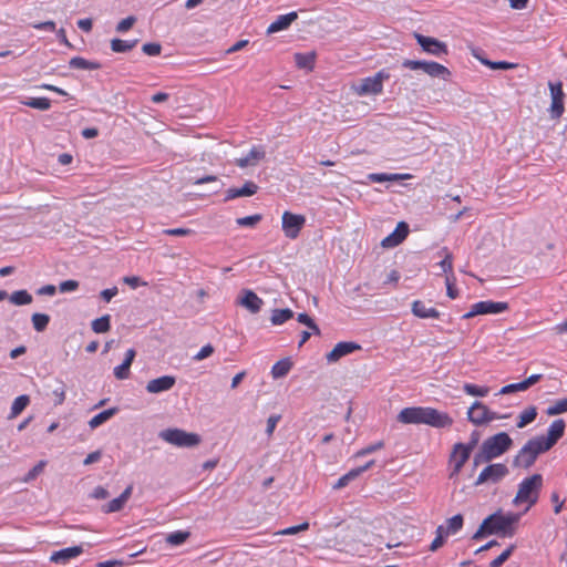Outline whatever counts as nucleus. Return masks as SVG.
Instances as JSON below:
<instances>
[{"label":"nucleus","mask_w":567,"mask_h":567,"mask_svg":"<svg viewBox=\"0 0 567 567\" xmlns=\"http://www.w3.org/2000/svg\"><path fill=\"white\" fill-rule=\"evenodd\" d=\"M398 421L403 424H426L433 427H446L453 423L449 414L433 408H405L398 414Z\"/></svg>","instance_id":"nucleus-1"},{"label":"nucleus","mask_w":567,"mask_h":567,"mask_svg":"<svg viewBox=\"0 0 567 567\" xmlns=\"http://www.w3.org/2000/svg\"><path fill=\"white\" fill-rule=\"evenodd\" d=\"M513 445V440L506 432H499L486 439L480 451L473 457V466L477 467L483 463H487L507 452Z\"/></svg>","instance_id":"nucleus-2"},{"label":"nucleus","mask_w":567,"mask_h":567,"mask_svg":"<svg viewBox=\"0 0 567 567\" xmlns=\"http://www.w3.org/2000/svg\"><path fill=\"white\" fill-rule=\"evenodd\" d=\"M543 487V476L540 474H533L529 477L524 478L519 485L517 493L513 499L514 506L526 504L524 513L529 511L539 498V494Z\"/></svg>","instance_id":"nucleus-3"},{"label":"nucleus","mask_w":567,"mask_h":567,"mask_svg":"<svg viewBox=\"0 0 567 567\" xmlns=\"http://www.w3.org/2000/svg\"><path fill=\"white\" fill-rule=\"evenodd\" d=\"M547 451L548 449H545V445L537 437H533L524 444L514 457L513 466L527 470L536 462L538 455Z\"/></svg>","instance_id":"nucleus-4"},{"label":"nucleus","mask_w":567,"mask_h":567,"mask_svg":"<svg viewBox=\"0 0 567 567\" xmlns=\"http://www.w3.org/2000/svg\"><path fill=\"white\" fill-rule=\"evenodd\" d=\"M159 439L177 447H194L200 443V436L182 429H166L158 433Z\"/></svg>","instance_id":"nucleus-5"},{"label":"nucleus","mask_w":567,"mask_h":567,"mask_svg":"<svg viewBox=\"0 0 567 567\" xmlns=\"http://www.w3.org/2000/svg\"><path fill=\"white\" fill-rule=\"evenodd\" d=\"M402 66L409 70H422L425 74L431 78H440L444 81L449 80L451 76L450 70L433 61H421V60H409L405 59L402 62Z\"/></svg>","instance_id":"nucleus-6"},{"label":"nucleus","mask_w":567,"mask_h":567,"mask_svg":"<svg viewBox=\"0 0 567 567\" xmlns=\"http://www.w3.org/2000/svg\"><path fill=\"white\" fill-rule=\"evenodd\" d=\"M522 514L508 513L502 514L501 512L492 514L496 535L503 537H512L516 533V525L520 519Z\"/></svg>","instance_id":"nucleus-7"},{"label":"nucleus","mask_w":567,"mask_h":567,"mask_svg":"<svg viewBox=\"0 0 567 567\" xmlns=\"http://www.w3.org/2000/svg\"><path fill=\"white\" fill-rule=\"evenodd\" d=\"M306 225V217L291 212H284L281 216V228L285 236L289 239H297L301 229Z\"/></svg>","instance_id":"nucleus-8"},{"label":"nucleus","mask_w":567,"mask_h":567,"mask_svg":"<svg viewBox=\"0 0 567 567\" xmlns=\"http://www.w3.org/2000/svg\"><path fill=\"white\" fill-rule=\"evenodd\" d=\"M388 78L389 74H386L384 71H380L373 76L361 80V82L353 87L354 92L361 96L369 94H380L383 90V81Z\"/></svg>","instance_id":"nucleus-9"},{"label":"nucleus","mask_w":567,"mask_h":567,"mask_svg":"<svg viewBox=\"0 0 567 567\" xmlns=\"http://www.w3.org/2000/svg\"><path fill=\"white\" fill-rule=\"evenodd\" d=\"M496 412L491 411L485 404L475 401L467 411V419L475 425H483L494 420L502 419Z\"/></svg>","instance_id":"nucleus-10"},{"label":"nucleus","mask_w":567,"mask_h":567,"mask_svg":"<svg viewBox=\"0 0 567 567\" xmlns=\"http://www.w3.org/2000/svg\"><path fill=\"white\" fill-rule=\"evenodd\" d=\"M508 474V468L502 463L489 464L478 474L474 485L496 484Z\"/></svg>","instance_id":"nucleus-11"},{"label":"nucleus","mask_w":567,"mask_h":567,"mask_svg":"<svg viewBox=\"0 0 567 567\" xmlns=\"http://www.w3.org/2000/svg\"><path fill=\"white\" fill-rule=\"evenodd\" d=\"M414 38L417 44L427 54L434 55L436 58H442L449 54L447 44L443 41L416 32L414 33Z\"/></svg>","instance_id":"nucleus-12"},{"label":"nucleus","mask_w":567,"mask_h":567,"mask_svg":"<svg viewBox=\"0 0 567 567\" xmlns=\"http://www.w3.org/2000/svg\"><path fill=\"white\" fill-rule=\"evenodd\" d=\"M508 309L507 302H496L492 300L480 301L474 303L471 307V310L463 316L464 319L473 318L477 315H489V313H501Z\"/></svg>","instance_id":"nucleus-13"},{"label":"nucleus","mask_w":567,"mask_h":567,"mask_svg":"<svg viewBox=\"0 0 567 567\" xmlns=\"http://www.w3.org/2000/svg\"><path fill=\"white\" fill-rule=\"evenodd\" d=\"M566 424L563 419L555 420L547 430V435L536 436L544 445L545 449L550 450L565 433Z\"/></svg>","instance_id":"nucleus-14"},{"label":"nucleus","mask_w":567,"mask_h":567,"mask_svg":"<svg viewBox=\"0 0 567 567\" xmlns=\"http://www.w3.org/2000/svg\"><path fill=\"white\" fill-rule=\"evenodd\" d=\"M549 90H550V96H551V104H550V116L553 118H559L564 113V92H563V84L560 82L553 83L549 82Z\"/></svg>","instance_id":"nucleus-15"},{"label":"nucleus","mask_w":567,"mask_h":567,"mask_svg":"<svg viewBox=\"0 0 567 567\" xmlns=\"http://www.w3.org/2000/svg\"><path fill=\"white\" fill-rule=\"evenodd\" d=\"M237 305L247 309L250 313L256 315L261 310L264 301L252 290L243 289L237 298Z\"/></svg>","instance_id":"nucleus-16"},{"label":"nucleus","mask_w":567,"mask_h":567,"mask_svg":"<svg viewBox=\"0 0 567 567\" xmlns=\"http://www.w3.org/2000/svg\"><path fill=\"white\" fill-rule=\"evenodd\" d=\"M409 235V225L405 221H400L396 228L385 238L382 239L381 246L383 248H393L400 245Z\"/></svg>","instance_id":"nucleus-17"},{"label":"nucleus","mask_w":567,"mask_h":567,"mask_svg":"<svg viewBox=\"0 0 567 567\" xmlns=\"http://www.w3.org/2000/svg\"><path fill=\"white\" fill-rule=\"evenodd\" d=\"M361 346L352 341H342L334 346V348L327 353L326 359L328 362H337L342 357L352 353L355 350H360Z\"/></svg>","instance_id":"nucleus-18"},{"label":"nucleus","mask_w":567,"mask_h":567,"mask_svg":"<svg viewBox=\"0 0 567 567\" xmlns=\"http://www.w3.org/2000/svg\"><path fill=\"white\" fill-rule=\"evenodd\" d=\"M176 383V378L173 375H163L150 380L145 386L146 391L152 394L169 391Z\"/></svg>","instance_id":"nucleus-19"},{"label":"nucleus","mask_w":567,"mask_h":567,"mask_svg":"<svg viewBox=\"0 0 567 567\" xmlns=\"http://www.w3.org/2000/svg\"><path fill=\"white\" fill-rule=\"evenodd\" d=\"M266 156L265 147L261 145L254 146L249 153L240 158L236 159V164L241 167L256 166Z\"/></svg>","instance_id":"nucleus-20"},{"label":"nucleus","mask_w":567,"mask_h":567,"mask_svg":"<svg viewBox=\"0 0 567 567\" xmlns=\"http://www.w3.org/2000/svg\"><path fill=\"white\" fill-rule=\"evenodd\" d=\"M472 451L465 447L464 443H456L453 446L451 460L454 461V471L452 475L457 474L466 461L470 458Z\"/></svg>","instance_id":"nucleus-21"},{"label":"nucleus","mask_w":567,"mask_h":567,"mask_svg":"<svg viewBox=\"0 0 567 567\" xmlns=\"http://www.w3.org/2000/svg\"><path fill=\"white\" fill-rule=\"evenodd\" d=\"M132 492H133V486L132 485H128L123 492L122 494L112 499L111 502L104 504L102 507H101V511L104 513V514H111V513H116V512H120L124 505L126 504V502L128 501V498L131 497L132 495Z\"/></svg>","instance_id":"nucleus-22"},{"label":"nucleus","mask_w":567,"mask_h":567,"mask_svg":"<svg viewBox=\"0 0 567 567\" xmlns=\"http://www.w3.org/2000/svg\"><path fill=\"white\" fill-rule=\"evenodd\" d=\"M82 553V546L68 547L52 553L50 560L55 564H66L70 559L78 557Z\"/></svg>","instance_id":"nucleus-23"},{"label":"nucleus","mask_w":567,"mask_h":567,"mask_svg":"<svg viewBox=\"0 0 567 567\" xmlns=\"http://www.w3.org/2000/svg\"><path fill=\"white\" fill-rule=\"evenodd\" d=\"M412 313L421 319H437L440 317V312L435 308L429 307L421 300H415L412 303Z\"/></svg>","instance_id":"nucleus-24"},{"label":"nucleus","mask_w":567,"mask_h":567,"mask_svg":"<svg viewBox=\"0 0 567 567\" xmlns=\"http://www.w3.org/2000/svg\"><path fill=\"white\" fill-rule=\"evenodd\" d=\"M298 18L297 12L292 11L287 14L279 16L267 28V33H276L281 30H286L290 24Z\"/></svg>","instance_id":"nucleus-25"},{"label":"nucleus","mask_w":567,"mask_h":567,"mask_svg":"<svg viewBox=\"0 0 567 567\" xmlns=\"http://www.w3.org/2000/svg\"><path fill=\"white\" fill-rule=\"evenodd\" d=\"M258 185L251 181H248L240 188H229L226 192L225 200L235 199L237 197L252 196L257 193Z\"/></svg>","instance_id":"nucleus-26"},{"label":"nucleus","mask_w":567,"mask_h":567,"mask_svg":"<svg viewBox=\"0 0 567 567\" xmlns=\"http://www.w3.org/2000/svg\"><path fill=\"white\" fill-rule=\"evenodd\" d=\"M373 461L368 462L363 466H359L357 468H352L347 474L342 475L337 483L333 485L334 489H340L346 487L351 481L355 480L358 476H360L363 472L369 470L373 465Z\"/></svg>","instance_id":"nucleus-27"},{"label":"nucleus","mask_w":567,"mask_h":567,"mask_svg":"<svg viewBox=\"0 0 567 567\" xmlns=\"http://www.w3.org/2000/svg\"><path fill=\"white\" fill-rule=\"evenodd\" d=\"M292 368V361L289 358L277 361L271 368V375L274 379L286 377Z\"/></svg>","instance_id":"nucleus-28"},{"label":"nucleus","mask_w":567,"mask_h":567,"mask_svg":"<svg viewBox=\"0 0 567 567\" xmlns=\"http://www.w3.org/2000/svg\"><path fill=\"white\" fill-rule=\"evenodd\" d=\"M117 408H110L107 410L100 412L89 421V426L91 429L99 427L100 425L109 421L112 416H114L117 413Z\"/></svg>","instance_id":"nucleus-29"},{"label":"nucleus","mask_w":567,"mask_h":567,"mask_svg":"<svg viewBox=\"0 0 567 567\" xmlns=\"http://www.w3.org/2000/svg\"><path fill=\"white\" fill-rule=\"evenodd\" d=\"M30 403V398L27 394L19 395L14 399L9 413V419H16Z\"/></svg>","instance_id":"nucleus-30"},{"label":"nucleus","mask_w":567,"mask_h":567,"mask_svg":"<svg viewBox=\"0 0 567 567\" xmlns=\"http://www.w3.org/2000/svg\"><path fill=\"white\" fill-rule=\"evenodd\" d=\"M293 318V311L289 308L274 309L270 321L274 326H279Z\"/></svg>","instance_id":"nucleus-31"},{"label":"nucleus","mask_w":567,"mask_h":567,"mask_svg":"<svg viewBox=\"0 0 567 567\" xmlns=\"http://www.w3.org/2000/svg\"><path fill=\"white\" fill-rule=\"evenodd\" d=\"M494 534H496V530L494 527L493 517H492V515H489L482 522L478 529L473 535V539H481L485 535H494Z\"/></svg>","instance_id":"nucleus-32"},{"label":"nucleus","mask_w":567,"mask_h":567,"mask_svg":"<svg viewBox=\"0 0 567 567\" xmlns=\"http://www.w3.org/2000/svg\"><path fill=\"white\" fill-rule=\"evenodd\" d=\"M70 66L73 69H81V70H97L101 68V64L99 62L89 61L81 56H74L70 60Z\"/></svg>","instance_id":"nucleus-33"},{"label":"nucleus","mask_w":567,"mask_h":567,"mask_svg":"<svg viewBox=\"0 0 567 567\" xmlns=\"http://www.w3.org/2000/svg\"><path fill=\"white\" fill-rule=\"evenodd\" d=\"M9 300L16 306H24L31 303L33 298L27 290H17L9 296Z\"/></svg>","instance_id":"nucleus-34"},{"label":"nucleus","mask_w":567,"mask_h":567,"mask_svg":"<svg viewBox=\"0 0 567 567\" xmlns=\"http://www.w3.org/2000/svg\"><path fill=\"white\" fill-rule=\"evenodd\" d=\"M111 317L110 315H104L95 320L92 321V330L95 333H105L111 328Z\"/></svg>","instance_id":"nucleus-35"},{"label":"nucleus","mask_w":567,"mask_h":567,"mask_svg":"<svg viewBox=\"0 0 567 567\" xmlns=\"http://www.w3.org/2000/svg\"><path fill=\"white\" fill-rule=\"evenodd\" d=\"M295 62L298 68L300 69H309L311 70L313 68L315 63V53H296L295 54Z\"/></svg>","instance_id":"nucleus-36"},{"label":"nucleus","mask_w":567,"mask_h":567,"mask_svg":"<svg viewBox=\"0 0 567 567\" xmlns=\"http://www.w3.org/2000/svg\"><path fill=\"white\" fill-rule=\"evenodd\" d=\"M137 44V40L125 41L121 39H113L111 41V49L113 52L124 53L132 50Z\"/></svg>","instance_id":"nucleus-37"},{"label":"nucleus","mask_w":567,"mask_h":567,"mask_svg":"<svg viewBox=\"0 0 567 567\" xmlns=\"http://www.w3.org/2000/svg\"><path fill=\"white\" fill-rule=\"evenodd\" d=\"M22 104L41 111H47L51 107V101L48 97H30L23 101Z\"/></svg>","instance_id":"nucleus-38"},{"label":"nucleus","mask_w":567,"mask_h":567,"mask_svg":"<svg viewBox=\"0 0 567 567\" xmlns=\"http://www.w3.org/2000/svg\"><path fill=\"white\" fill-rule=\"evenodd\" d=\"M463 527V516L461 514H456L453 517L449 518L446 522V527H444L445 535L455 534Z\"/></svg>","instance_id":"nucleus-39"},{"label":"nucleus","mask_w":567,"mask_h":567,"mask_svg":"<svg viewBox=\"0 0 567 567\" xmlns=\"http://www.w3.org/2000/svg\"><path fill=\"white\" fill-rule=\"evenodd\" d=\"M537 416V410L535 406H529L519 414V421L517 423L518 429L525 427L527 424L533 422Z\"/></svg>","instance_id":"nucleus-40"},{"label":"nucleus","mask_w":567,"mask_h":567,"mask_svg":"<svg viewBox=\"0 0 567 567\" xmlns=\"http://www.w3.org/2000/svg\"><path fill=\"white\" fill-rule=\"evenodd\" d=\"M31 321H32L34 330L38 332H42L47 329V327L50 322V317L45 313L37 312V313L32 315Z\"/></svg>","instance_id":"nucleus-41"},{"label":"nucleus","mask_w":567,"mask_h":567,"mask_svg":"<svg viewBox=\"0 0 567 567\" xmlns=\"http://www.w3.org/2000/svg\"><path fill=\"white\" fill-rule=\"evenodd\" d=\"M441 251L444 254V258L441 260L439 266L441 267L444 274H446L447 276H450L449 274H451V276H453V256L447 250V248H443Z\"/></svg>","instance_id":"nucleus-42"},{"label":"nucleus","mask_w":567,"mask_h":567,"mask_svg":"<svg viewBox=\"0 0 567 567\" xmlns=\"http://www.w3.org/2000/svg\"><path fill=\"white\" fill-rule=\"evenodd\" d=\"M463 390L466 394L473 396H486L489 392V389L486 386H478L472 383H465L463 385Z\"/></svg>","instance_id":"nucleus-43"},{"label":"nucleus","mask_w":567,"mask_h":567,"mask_svg":"<svg viewBox=\"0 0 567 567\" xmlns=\"http://www.w3.org/2000/svg\"><path fill=\"white\" fill-rule=\"evenodd\" d=\"M565 412H567V398L556 401L546 410V414L549 416L558 415Z\"/></svg>","instance_id":"nucleus-44"},{"label":"nucleus","mask_w":567,"mask_h":567,"mask_svg":"<svg viewBox=\"0 0 567 567\" xmlns=\"http://www.w3.org/2000/svg\"><path fill=\"white\" fill-rule=\"evenodd\" d=\"M188 537H189V533L188 532L177 530V532L168 534L167 537H166V542L169 545L178 546V545H182L184 542H186V539Z\"/></svg>","instance_id":"nucleus-45"},{"label":"nucleus","mask_w":567,"mask_h":567,"mask_svg":"<svg viewBox=\"0 0 567 567\" xmlns=\"http://www.w3.org/2000/svg\"><path fill=\"white\" fill-rule=\"evenodd\" d=\"M297 320H298V322L307 326L312 331V333L318 334V336L321 333L318 324L313 321V319L309 315L299 313L297 317Z\"/></svg>","instance_id":"nucleus-46"},{"label":"nucleus","mask_w":567,"mask_h":567,"mask_svg":"<svg viewBox=\"0 0 567 567\" xmlns=\"http://www.w3.org/2000/svg\"><path fill=\"white\" fill-rule=\"evenodd\" d=\"M52 394L55 396L54 404L61 405L65 400V384L61 380H56V388L52 390Z\"/></svg>","instance_id":"nucleus-47"},{"label":"nucleus","mask_w":567,"mask_h":567,"mask_svg":"<svg viewBox=\"0 0 567 567\" xmlns=\"http://www.w3.org/2000/svg\"><path fill=\"white\" fill-rule=\"evenodd\" d=\"M515 545L507 547L499 556L489 563V567H501L513 554Z\"/></svg>","instance_id":"nucleus-48"},{"label":"nucleus","mask_w":567,"mask_h":567,"mask_svg":"<svg viewBox=\"0 0 567 567\" xmlns=\"http://www.w3.org/2000/svg\"><path fill=\"white\" fill-rule=\"evenodd\" d=\"M481 62L483 64L489 66L493 70H509V69H514L515 68L514 63H509V62H506V61L493 62V61H489V60L481 59Z\"/></svg>","instance_id":"nucleus-49"},{"label":"nucleus","mask_w":567,"mask_h":567,"mask_svg":"<svg viewBox=\"0 0 567 567\" xmlns=\"http://www.w3.org/2000/svg\"><path fill=\"white\" fill-rule=\"evenodd\" d=\"M261 220V215L256 214L251 216L240 217L236 219L237 225L243 227H254Z\"/></svg>","instance_id":"nucleus-50"},{"label":"nucleus","mask_w":567,"mask_h":567,"mask_svg":"<svg viewBox=\"0 0 567 567\" xmlns=\"http://www.w3.org/2000/svg\"><path fill=\"white\" fill-rule=\"evenodd\" d=\"M45 466V461H40L37 465H34L24 476L23 482H31L33 481L38 475H40Z\"/></svg>","instance_id":"nucleus-51"},{"label":"nucleus","mask_w":567,"mask_h":567,"mask_svg":"<svg viewBox=\"0 0 567 567\" xmlns=\"http://www.w3.org/2000/svg\"><path fill=\"white\" fill-rule=\"evenodd\" d=\"M444 527L441 525L436 528V537L430 545V550L435 551L444 544Z\"/></svg>","instance_id":"nucleus-52"},{"label":"nucleus","mask_w":567,"mask_h":567,"mask_svg":"<svg viewBox=\"0 0 567 567\" xmlns=\"http://www.w3.org/2000/svg\"><path fill=\"white\" fill-rule=\"evenodd\" d=\"M309 528V523L308 522H303L299 525H296V526H290V527H287L280 532H278L279 535H296L300 532H305Z\"/></svg>","instance_id":"nucleus-53"},{"label":"nucleus","mask_w":567,"mask_h":567,"mask_svg":"<svg viewBox=\"0 0 567 567\" xmlns=\"http://www.w3.org/2000/svg\"><path fill=\"white\" fill-rule=\"evenodd\" d=\"M142 51L147 55L156 56L161 54L162 45L157 42L145 43L142 47Z\"/></svg>","instance_id":"nucleus-54"},{"label":"nucleus","mask_w":567,"mask_h":567,"mask_svg":"<svg viewBox=\"0 0 567 567\" xmlns=\"http://www.w3.org/2000/svg\"><path fill=\"white\" fill-rule=\"evenodd\" d=\"M136 22V18L133 16H130L123 20H121L116 25V31L120 33L126 32L130 30L134 23Z\"/></svg>","instance_id":"nucleus-55"},{"label":"nucleus","mask_w":567,"mask_h":567,"mask_svg":"<svg viewBox=\"0 0 567 567\" xmlns=\"http://www.w3.org/2000/svg\"><path fill=\"white\" fill-rule=\"evenodd\" d=\"M526 388L524 385V382H518V383H512V384H507L505 386H503L501 390H499V394H509V393H514V392H517V391H525Z\"/></svg>","instance_id":"nucleus-56"},{"label":"nucleus","mask_w":567,"mask_h":567,"mask_svg":"<svg viewBox=\"0 0 567 567\" xmlns=\"http://www.w3.org/2000/svg\"><path fill=\"white\" fill-rule=\"evenodd\" d=\"M130 369H131L130 367L122 363L114 368V377L117 380H126L130 377Z\"/></svg>","instance_id":"nucleus-57"},{"label":"nucleus","mask_w":567,"mask_h":567,"mask_svg":"<svg viewBox=\"0 0 567 567\" xmlns=\"http://www.w3.org/2000/svg\"><path fill=\"white\" fill-rule=\"evenodd\" d=\"M281 419V415L279 414H272L268 417L267 420V429H266V433L268 436H271L276 426H277V423L280 421Z\"/></svg>","instance_id":"nucleus-58"},{"label":"nucleus","mask_w":567,"mask_h":567,"mask_svg":"<svg viewBox=\"0 0 567 567\" xmlns=\"http://www.w3.org/2000/svg\"><path fill=\"white\" fill-rule=\"evenodd\" d=\"M109 496H110L109 491L105 487L100 486V485L94 487V489L90 494V497L95 498V499H105Z\"/></svg>","instance_id":"nucleus-59"},{"label":"nucleus","mask_w":567,"mask_h":567,"mask_svg":"<svg viewBox=\"0 0 567 567\" xmlns=\"http://www.w3.org/2000/svg\"><path fill=\"white\" fill-rule=\"evenodd\" d=\"M454 276H446L445 284H446V293L450 298L454 299L457 296V290L454 288Z\"/></svg>","instance_id":"nucleus-60"},{"label":"nucleus","mask_w":567,"mask_h":567,"mask_svg":"<svg viewBox=\"0 0 567 567\" xmlns=\"http://www.w3.org/2000/svg\"><path fill=\"white\" fill-rule=\"evenodd\" d=\"M78 287H79V282L76 280H72V279L62 281L59 285V289L61 292L74 291L75 289H78Z\"/></svg>","instance_id":"nucleus-61"},{"label":"nucleus","mask_w":567,"mask_h":567,"mask_svg":"<svg viewBox=\"0 0 567 567\" xmlns=\"http://www.w3.org/2000/svg\"><path fill=\"white\" fill-rule=\"evenodd\" d=\"M163 233L168 236H187L193 233L189 228H168L164 229Z\"/></svg>","instance_id":"nucleus-62"},{"label":"nucleus","mask_w":567,"mask_h":567,"mask_svg":"<svg viewBox=\"0 0 567 567\" xmlns=\"http://www.w3.org/2000/svg\"><path fill=\"white\" fill-rule=\"evenodd\" d=\"M213 352H214V348H213V346H210V344H206V346H204V347L198 351V353H197V354H195L194 359H195L196 361L204 360V359L208 358L209 355H212V354H213Z\"/></svg>","instance_id":"nucleus-63"},{"label":"nucleus","mask_w":567,"mask_h":567,"mask_svg":"<svg viewBox=\"0 0 567 567\" xmlns=\"http://www.w3.org/2000/svg\"><path fill=\"white\" fill-rule=\"evenodd\" d=\"M117 292H118L117 288L113 287L110 289L102 290L100 296L104 301L110 302L111 299L117 295Z\"/></svg>","instance_id":"nucleus-64"}]
</instances>
